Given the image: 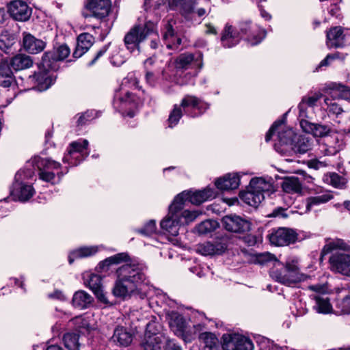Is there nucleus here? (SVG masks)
I'll use <instances>...</instances> for the list:
<instances>
[{
  "label": "nucleus",
  "instance_id": "6e6552de",
  "mask_svg": "<svg viewBox=\"0 0 350 350\" xmlns=\"http://www.w3.org/2000/svg\"><path fill=\"white\" fill-rule=\"evenodd\" d=\"M30 162L33 167L38 169L39 177L41 180L51 184L55 183V175L50 170L59 169L61 167L59 163L50 159H43L38 156L34 157Z\"/></svg>",
  "mask_w": 350,
  "mask_h": 350
},
{
  "label": "nucleus",
  "instance_id": "5fc2aeb1",
  "mask_svg": "<svg viewBox=\"0 0 350 350\" xmlns=\"http://www.w3.org/2000/svg\"><path fill=\"white\" fill-rule=\"evenodd\" d=\"M10 62L7 59H2L0 62V77H14L10 68Z\"/></svg>",
  "mask_w": 350,
  "mask_h": 350
},
{
  "label": "nucleus",
  "instance_id": "7ed1b4c3",
  "mask_svg": "<svg viewBox=\"0 0 350 350\" xmlns=\"http://www.w3.org/2000/svg\"><path fill=\"white\" fill-rule=\"evenodd\" d=\"M243 36H247V41L252 46H254L265 38L266 31L256 25L252 26L248 21L240 23L239 29L236 30L232 25H226L222 33L221 41L224 47L230 48L237 44Z\"/></svg>",
  "mask_w": 350,
  "mask_h": 350
},
{
  "label": "nucleus",
  "instance_id": "13d9d810",
  "mask_svg": "<svg viewBox=\"0 0 350 350\" xmlns=\"http://www.w3.org/2000/svg\"><path fill=\"white\" fill-rule=\"evenodd\" d=\"M200 325H194L193 329L189 330V332H183V338L185 342H191L193 340L195 339L197 331L199 330Z\"/></svg>",
  "mask_w": 350,
  "mask_h": 350
},
{
  "label": "nucleus",
  "instance_id": "2f4dec72",
  "mask_svg": "<svg viewBox=\"0 0 350 350\" xmlns=\"http://www.w3.org/2000/svg\"><path fill=\"white\" fill-rule=\"evenodd\" d=\"M180 106L183 107L185 111L186 109L188 107L196 109L200 111V114L205 112L209 107V105L207 103L202 101L200 98L195 96L189 94H187L183 97Z\"/></svg>",
  "mask_w": 350,
  "mask_h": 350
},
{
  "label": "nucleus",
  "instance_id": "c85d7f7f",
  "mask_svg": "<svg viewBox=\"0 0 350 350\" xmlns=\"http://www.w3.org/2000/svg\"><path fill=\"white\" fill-rule=\"evenodd\" d=\"M312 308L319 314H329L332 311V306L326 294L312 295Z\"/></svg>",
  "mask_w": 350,
  "mask_h": 350
},
{
  "label": "nucleus",
  "instance_id": "8fccbe9b",
  "mask_svg": "<svg viewBox=\"0 0 350 350\" xmlns=\"http://www.w3.org/2000/svg\"><path fill=\"white\" fill-rule=\"evenodd\" d=\"M349 247H350L348 246L342 240L337 239L327 243L324 246L322 252L323 254H327L336 249L348 251L349 250Z\"/></svg>",
  "mask_w": 350,
  "mask_h": 350
},
{
  "label": "nucleus",
  "instance_id": "79ce46f5",
  "mask_svg": "<svg viewBox=\"0 0 350 350\" xmlns=\"http://www.w3.org/2000/svg\"><path fill=\"white\" fill-rule=\"evenodd\" d=\"M98 251L97 247H83L73 251L68 256V261L70 264H72L77 258H84L88 257L96 254Z\"/></svg>",
  "mask_w": 350,
  "mask_h": 350
},
{
  "label": "nucleus",
  "instance_id": "393cba45",
  "mask_svg": "<svg viewBox=\"0 0 350 350\" xmlns=\"http://www.w3.org/2000/svg\"><path fill=\"white\" fill-rule=\"evenodd\" d=\"M94 38L92 35L88 33H81L77 38V42L75 50L73 52V57L77 59L85 53L94 43Z\"/></svg>",
  "mask_w": 350,
  "mask_h": 350
},
{
  "label": "nucleus",
  "instance_id": "4468645a",
  "mask_svg": "<svg viewBox=\"0 0 350 350\" xmlns=\"http://www.w3.org/2000/svg\"><path fill=\"white\" fill-rule=\"evenodd\" d=\"M171 9L180 7V13L185 17L196 14L199 17L206 14V10L203 8L196 9V2L194 0H168Z\"/></svg>",
  "mask_w": 350,
  "mask_h": 350
},
{
  "label": "nucleus",
  "instance_id": "58836bf2",
  "mask_svg": "<svg viewBox=\"0 0 350 350\" xmlns=\"http://www.w3.org/2000/svg\"><path fill=\"white\" fill-rule=\"evenodd\" d=\"M112 340L120 345L128 346L132 341V335L124 327H118L114 330Z\"/></svg>",
  "mask_w": 350,
  "mask_h": 350
},
{
  "label": "nucleus",
  "instance_id": "680f3d73",
  "mask_svg": "<svg viewBox=\"0 0 350 350\" xmlns=\"http://www.w3.org/2000/svg\"><path fill=\"white\" fill-rule=\"evenodd\" d=\"M339 55H340V54L338 53H336L334 54H328L326 56V57L320 62V64L317 69H318L319 68L323 67V66H329L333 60L338 59Z\"/></svg>",
  "mask_w": 350,
  "mask_h": 350
},
{
  "label": "nucleus",
  "instance_id": "f257e3e1",
  "mask_svg": "<svg viewBox=\"0 0 350 350\" xmlns=\"http://www.w3.org/2000/svg\"><path fill=\"white\" fill-rule=\"evenodd\" d=\"M117 279L113 293L117 297L126 298L132 295L140 299L146 297L144 290L146 275L142 267L135 264H126L117 269Z\"/></svg>",
  "mask_w": 350,
  "mask_h": 350
},
{
  "label": "nucleus",
  "instance_id": "2eb2a0df",
  "mask_svg": "<svg viewBox=\"0 0 350 350\" xmlns=\"http://www.w3.org/2000/svg\"><path fill=\"white\" fill-rule=\"evenodd\" d=\"M285 147L280 150L282 155H291L292 154H304L311 148L310 140L308 137L296 135L294 141L291 144L284 142Z\"/></svg>",
  "mask_w": 350,
  "mask_h": 350
},
{
  "label": "nucleus",
  "instance_id": "4be33fe9",
  "mask_svg": "<svg viewBox=\"0 0 350 350\" xmlns=\"http://www.w3.org/2000/svg\"><path fill=\"white\" fill-rule=\"evenodd\" d=\"M183 193L185 195L183 198V206L187 200L193 204L199 205L206 200L214 198L216 195L214 189L208 187L193 193L184 191L180 194Z\"/></svg>",
  "mask_w": 350,
  "mask_h": 350
},
{
  "label": "nucleus",
  "instance_id": "cd10ccee",
  "mask_svg": "<svg viewBox=\"0 0 350 350\" xmlns=\"http://www.w3.org/2000/svg\"><path fill=\"white\" fill-rule=\"evenodd\" d=\"M87 277L88 278L86 280L85 284L92 291L98 299L104 303H107L108 300L102 288L101 277L94 273L88 274Z\"/></svg>",
  "mask_w": 350,
  "mask_h": 350
},
{
  "label": "nucleus",
  "instance_id": "09e8293b",
  "mask_svg": "<svg viewBox=\"0 0 350 350\" xmlns=\"http://www.w3.org/2000/svg\"><path fill=\"white\" fill-rule=\"evenodd\" d=\"M324 180L336 188L342 189L346 184L345 179L336 173H329L324 176Z\"/></svg>",
  "mask_w": 350,
  "mask_h": 350
},
{
  "label": "nucleus",
  "instance_id": "39448f33",
  "mask_svg": "<svg viewBox=\"0 0 350 350\" xmlns=\"http://www.w3.org/2000/svg\"><path fill=\"white\" fill-rule=\"evenodd\" d=\"M183 194H178L174 200L169 208L167 215L161 220V228L165 233L171 236H176L178 234L180 224L179 212L183 208Z\"/></svg>",
  "mask_w": 350,
  "mask_h": 350
},
{
  "label": "nucleus",
  "instance_id": "412c9836",
  "mask_svg": "<svg viewBox=\"0 0 350 350\" xmlns=\"http://www.w3.org/2000/svg\"><path fill=\"white\" fill-rule=\"evenodd\" d=\"M344 146L343 141L337 135H329L320 144L321 151L327 156L335 155Z\"/></svg>",
  "mask_w": 350,
  "mask_h": 350
},
{
  "label": "nucleus",
  "instance_id": "49530a36",
  "mask_svg": "<svg viewBox=\"0 0 350 350\" xmlns=\"http://www.w3.org/2000/svg\"><path fill=\"white\" fill-rule=\"evenodd\" d=\"M115 98L120 100L122 109H125L127 107L133 109L136 107L135 96L127 91L124 92V96H119L118 94L116 93Z\"/></svg>",
  "mask_w": 350,
  "mask_h": 350
},
{
  "label": "nucleus",
  "instance_id": "c03bdc74",
  "mask_svg": "<svg viewBox=\"0 0 350 350\" xmlns=\"http://www.w3.org/2000/svg\"><path fill=\"white\" fill-rule=\"evenodd\" d=\"M128 259V256L125 253H120L112 256H110L103 261L99 263V267L100 269H108L109 267L111 265H118L122 262H125Z\"/></svg>",
  "mask_w": 350,
  "mask_h": 350
},
{
  "label": "nucleus",
  "instance_id": "0eeeda50",
  "mask_svg": "<svg viewBox=\"0 0 350 350\" xmlns=\"http://www.w3.org/2000/svg\"><path fill=\"white\" fill-rule=\"evenodd\" d=\"M70 53V49L65 44L55 47L52 51L46 52L42 58V65L44 69L46 71L58 70V62L68 57Z\"/></svg>",
  "mask_w": 350,
  "mask_h": 350
},
{
  "label": "nucleus",
  "instance_id": "b1692460",
  "mask_svg": "<svg viewBox=\"0 0 350 350\" xmlns=\"http://www.w3.org/2000/svg\"><path fill=\"white\" fill-rule=\"evenodd\" d=\"M23 46L25 51L31 54L42 52L46 47V42L41 39L36 38L29 33H23Z\"/></svg>",
  "mask_w": 350,
  "mask_h": 350
},
{
  "label": "nucleus",
  "instance_id": "4c0bfd02",
  "mask_svg": "<svg viewBox=\"0 0 350 350\" xmlns=\"http://www.w3.org/2000/svg\"><path fill=\"white\" fill-rule=\"evenodd\" d=\"M198 338L204 344L202 350H219V340L214 334L203 332L199 334Z\"/></svg>",
  "mask_w": 350,
  "mask_h": 350
},
{
  "label": "nucleus",
  "instance_id": "a19ab883",
  "mask_svg": "<svg viewBox=\"0 0 350 350\" xmlns=\"http://www.w3.org/2000/svg\"><path fill=\"white\" fill-rule=\"evenodd\" d=\"M92 297L84 291L76 292L72 297V305L74 307L83 309L91 304Z\"/></svg>",
  "mask_w": 350,
  "mask_h": 350
},
{
  "label": "nucleus",
  "instance_id": "1a4fd4ad",
  "mask_svg": "<svg viewBox=\"0 0 350 350\" xmlns=\"http://www.w3.org/2000/svg\"><path fill=\"white\" fill-rule=\"evenodd\" d=\"M224 350H253L252 340L239 334H224L222 336Z\"/></svg>",
  "mask_w": 350,
  "mask_h": 350
},
{
  "label": "nucleus",
  "instance_id": "a18cd8bd",
  "mask_svg": "<svg viewBox=\"0 0 350 350\" xmlns=\"http://www.w3.org/2000/svg\"><path fill=\"white\" fill-rule=\"evenodd\" d=\"M218 227L219 224L217 221L208 219L198 224L196 230L200 234H207L215 230Z\"/></svg>",
  "mask_w": 350,
  "mask_h": 350
},
{
  "label": "nucleus",
  "instance_id": "dca6fc26",
  "mask_svg": "<svg viewBox=\"0 0 350 350\" xmlns=\"http://www.w3.org/2000/svg\"><path fill=\"white\" fill-rule=\"evenodd\" d=\"M24 171H19L15 176L16 182L14 184V189L12 195L18 198V200L25 202L31 198L34 193V189L31 185L25 184L22 182Z\"/></svg>",
  "mask_w": 350,
  "mask_h": 350
},
{
  "label": "nucleus",
  "instance_id": "5701e85b",
  "mask_svg": "<svg viewBox=\"0 0 350 350\" xmlns=\"http://www.w3.org/2000/svg\"><path fill=\"white\" fill-rule=\"evenodd\" d=\"M111 5L110 0H88L86 8L94 17L103 18L109 14Z\"/></svg>",
  "mask_w": 350,
  "mask_h": 350
},
{
  "label": "nucleus",
  "instance_id": "72a5a7b5",
  "mask_svg": "<svg viewBox=\"0 0 350 350\" xmlns=\"http://www.w3.org/2000/svg\"><path fill=\"white\" fill-rule=\"evenodd\" d=\"M10 62L12 68L16 71L27 69L33 65L32 58L24 53L16 54L10 59Z\"/></svg>",
  "mask_w": 350,
  "mask_h": 350
},
{
  "label": "nucleus",
  "instance_id": "c9c22d12",
  "mask_svg": "<svg viewBox=\"0 0 350 350\" xmlns=\"http://www.w3.org/2000/svg\"><path fill=\"white\" fill-rule=\"evenodd\" d=\"M241 199L252 206H258L264 200V196L253 191L250 187L246 191H241L239 194Z\"/></svg>",
  "mask_w": 350,
  "mask_h": 350
},
{
  "label": "nucleus",
  "instance_id": "ddd939ff",
  "mask_svg": "<svg viewBox=\"0 0 350 350\" xmlns=\"http://www.w3.org/2000/svg\"><path fill=\"white\" fill-rule=\"evenodd\" d=\"M224 228L232 232L244 233L250 230V222L236 215H226L222 219Z\"/></svg>",
  "mask_w": 350,
  "mask_h": 350
},
{
  "label": "nucleus",
  "instance_id": "f8f14e48",
  "mask_svg": "<svg viewBox=\"0 0 350 350\" xmlns=\"http://www.w3.org/2000/svg\"><path fill=\"white\" fill-rule=\"evenodd\" d=\"M176 68L187 70L195 68L200 70L202 68V54L200 52L196 53H185L180 54L175 60Z\"/></svg>",
  "mask_w": 350,
  "mask_h": 350
},
{
  "label": "nucleus",
  "instance_id": "a878e982",
  "mask_svg": "<svg viewBox=\"0 0 350 350\" xmlns=\"http://www.w3.org/2000/svg\"><path fill=\"white\" fill-rule=\"evenodd\" d=\"M168 337L163 334L159 336H148L144 338L142 347L144 350H165L164 345H167Z\"/></svg>",
  "mask_w": 350,
  "mask_h": 350
},
{
  "label": "nucleus",
  "instance_id": "338daca9",
  "mask_svg": "<svg viewBox=\"0 0 350 350\" xmlns=\"http://www.w3.org/2000/svg\"><path fill=\"white\" fill-rule=\"evenodd\" d=\"M109 47V45H105L103 46L96 53V56L94 57V59L89 62V66H92L96 63V62L102 57L107 51Z\"/></svg>",
  "mask_w": 350,
  "mask_h": 350
},
{
  "label": "nucleus",
  "instance_id": "c756f323",
  "mask_svg": "<svg viewBox=\"0 0 350 350\" xmlns=\"http://www.w3.org/2000/svg\"><path fill=\"white\" fill-rule=\"evenodd\" d=\"M239 184L240 176L238 174H228L215 181L217 188L223 191L235 189Z\"/></svg>",
  "mask_w": 350,
  "mask_h": 350
},
{
  "label": "nucleus",
  "instance_id": "37998d69",
  "mask_svg": "<svg viewBox=\"0 0 350 350\" xmlns=\"http://www.w3.org/2000/svg\"><path fill=\"white\" fill-rule=\"evenodd\" d=\"M15 36L7 30L3 31L0 33V49L5 53H9V50L15 43Z\"/></svg>",
  "mask_w": 350,
  "mask_h": 350
},
{
  "label": "nucleus",
  "instance_id": "f3484780",
  "mask_svg": "<svg viewBox=\"0 0 350 350\" xmlns=\"http://www.w3.org/2000/svg\"><path fill=\"white\" fill-rule=\"evenodd\" d=\"M8 12L16 21H26L31 15V9L22 0H14L8 5Z\"/></svg>",
  "mask_w": 350,
  "mask_h": 350
},
{
  "label": "nucleus",
  "instance_id": "bb28decb",
  "mask_svg": "<svg viewBox=\"0 0 350 350\" xmlns=\"http://www.w3.org/2000/svg\"><path fill=\"white\" fill-rule=\"evenodd\" d=\"M88 146V141L87 139H80L76 142H73L70 144V147L68 149V154L65 155L63 158V162H70V158H79L80 154L81 159H83L88 156V154L84 157L83 151L86 150Z\"/></svg>",
  "mask_w": 350,
  "mask_h": 350
},
{
  "label": "nucleus",
  "instance_id": "de8ad7c7",
  "mask_svg": "<svg viewBox=\"0 0 350 350\" xmlns=\"http://www.w3.org/2000/svg\"><path fill=\"white\" fill-rule=\"evenodd\" d=\"M64 346L68 350H79V335L75 333H67L63 337Z\"/></svg>",
  "mask_w": 350,
  "mask_h": 350
},
{
  "label": "nucleus",
  "instance_id": "864d4df0",
  "mask_svg": "<svg viewBox=\"0 0 350 350\" xmlns=\"http://www.w3.org/2000/svg\"><path fill=\"white\" fill-rule=\"evenodd\" d=\"M329 88L340 92V96L350 101V88L342 83H333L330 85Z\"/></svg>",
  "mask_w": 350,
  "mask_h": 350
},
{
  "label": "nucleus",
  "instance_id": "e2e57ef3",
  "mask_svg": "<svg viewBox=\"0 0 350 350\" xmlns=\"http://www.w3.org/2000/svg\"><path fill=\"white\" fill-rule=\"evenodd\" d=\"M308 288L314 292V295L326 294L327 291V287L324 284L310 285Z\"/></svg>",
  "mask_w": 350,
  "mask_h": 350
},
{
  "label": "nucleus",
  "instance_id": "ea45409f",
  "mask_svg": "<svg viewBox=\"0 0 350 350\" xmlns=\"http://www.w3.org/2000/svg\"><path fill=\"white\" fill-rule=\"evenodd\" d=\"M333 198L334 196L330 192H325L321 195L308 198L306 199V212L310 211L314 206H318L329 202Z\"/></svg>",
  "mask_w": 350,
  "mask_h": 350
},
{
  "label": "nucleus",
  "instance_id": "9b49d317",
  "mask_svg": "<svg viewBox=\"0 0 350 350\" xmlns=\"http://www.w3.org/2000/svg\"><path fill=\"white\" fill-rule=\"evenodd\" d=\"M270 243L275 246H284L295 243L297 238V233L292 229L279 228L268 236Z\"/></svg>",
  "mask_w": 350,
  "mask_h": 350
},
{
  "label": "nucleus",
  "instance_id": "6ab92c4d",
  "mask_svg": "<svg viewBox=\"0 0 350 350\" xmlns=\"http://www.w3.org/2000/svg\"><path fill=\"white\" fill-rule=\"evenodd\" d=\"M299 123L301 128L304 132L310 133L314 137H325L326 138L333 132L332 128L329 125L312 123L305 118L300 119Z\"/></svg>",
  "mask_w": 350,
  "mask_h": 350
},
{
  "label": "nucleus",
  "instance_id": "4d7b16f0",
  "mask_svg": "<svg viewBox=\"0 0 350 350\" xmlns=\"http://www.w3.org/2000/svg\"><path fill=\"white\" fill-rule=\"evenodd\" d=\"M157 325L158 324L154 321H149L146 324V332L144 338H147L148 336H159L160 334H157Z\"/></svg>",
  "mask_w": 350,
  "mask_h": 350
},
{
  "label": "nucleus",
  "instance_id": "9d476101",
  "mask_svg": "<svg viewBox=\"0 0 350 350\" xmlns=\"http://www.w3.org/2000/svg\"><path fill=\"white\" fill-rule=\"evenodd\" d=\"M327 45L329 48L342 47L350 44V31L340 26L334 27L327 31Z\"/></svg>",
  "mask_w": 350,
  "mask_h": 350
},
{
  "label": "nucleus",
  "instance_id": "20e7f679",
  "mask_svg": "<svg viewBox=\"0 0 350 350\" xmlns=\"http://www.w3.org/2000/svg\"><path fill=\"white\" fill-rule=\"evenodd\" d=\"M153 33H156V23L154 22L147 21L135 24L124 36L125 46L131 53H139L140 44Z\"/></svg>",
  "mask_w": 350,
  "mask_h": 350
},
{
  "label": "nucleus",
  "instance_id": "bf43d9fd",
  "mask_svg": "<svg viewBox=\"0 0 350 350\" xmlns=\"http://www.w3.org/2000/svg\"><path fill=\"white\" fill-rule=\"evenodd\" d=\"M183 208L179 212L180 215V221H181L182 218H184L185 222H190L193 221L196 217L197 214L196 212L189 211L188 210H183Z\"/></svg>",
  "mask_w": 350,
  "mask_h": 350
},
{
  "label": "nucleus",
  "instance_id": "052dcab7",
  "mask_svg": "<svg viewBox=\"0 0 350 350\" xmlns=\"http://www.w3.org/2000/svg\"><path fill=\"white\" fill-rule=\"evenodd\" d=\"M72 321L78 329H89L88 322L81 316L73 319Z\"/></svg>",
  "mask_w": 350,
  "mask_h": 350
},
{
  "label": "nucleus",
  "instance_id": "a211bd4d",
  "mask_svg": "<svg viewBox=\"0 0 350 350\" xmlns=\"http://www.w3.org/2000/svg\"><path fill=\"white\" fill-rule=\"evenodd\" d=\"M331 269L344 275L350 277V256L336 252L329 258Z\"/></svg>",
  "mask_w": 350,
  "mask_h": 350
},
{
  "label": "nucleus",
  "instance_id": "f704fd0d",
  "mask_svg": "<svg viewBox=\"0 0 350 350\" xmlns=\"http://www.w3.org/2000/svg\"><path fill=\"white\" fill-rule=\"evenodd\" d=\"M322 94L321 93H315L312 96H306L303 97L301 101L299 104V118H306L308 117L306 109L308 107H313L316 105L317 101L321 98Z\"/></svg>",
  "mask_w": 350,
  "mask_h": 350
},
{
  "label": "nucleus",
  "instance_id": "aec40b11",
  "mask_svg": "<svg viewBox=\"0 0 350 350\" xmlns=\"http://www.w3.org/2000/svg\"><path fill=\"white\" fill-rule=\"evenodd\" d=\"M175 22L173 20L167 21L163 25L162 29L163 40L167 47L171 49H177L181 44L182 40L178 36L174 29Z\"/></svg>",
  "mask_w": 350,
  "mask_h": 350
},
{
  "label": "nucleus",
  "instance_id": "774afa93",
  "mask_svg": "<svg viewBox=\"0 0 350 350\" xmlns=\"http://www.w3.org/2000/svg\"><path fill=\"white\" fill-rule=\"evenodd\" d=\"M342 312L344 313L350 314V296L343 299L342 303Z\"/></svg>",
  "mask_w": 350,
  "mask_h": 350
},
{
  "label": "nucleus",
  "instance_id": "f03ea898",
  "mask_svg": "<svg viewBox=\"0 0 350 350\" xmlns=\"http://www.w3.org/2000/svg\"><path fill=\"white\" fill-rule=\"evenodd\" d=\"M258 260L262 264L273 260V266L270 270V276L282 284L291 286L306 279V275L300 271L299 263L296 259H290L283 263L275 259L273 255L265 253L259 255Z\"/></svg>",
  "mask_w": 350,
  "mask_h": 350
},
{
  "label": "nucleus",
  "instance_id": "7c9ffc66",
  "mask_svg": "<svg viewBox=\"0 0 350 350\" xmlns=\"http://www.w3.org/2000/svg\"><path fill=\"white\" fill-rule=\"evenodd\" d=\"M226 247L221 243H212L205 242L196 245V252L204 256L221 254L226 250Z\"/></svg>",
  "mask_w": 350,
  "mask_h": 350
},
{
  "label": "nucleus",
  "instance_id": "3c124183",
  "mask_svg": "<svg viewBox=\"0 0 350 350\" xmlns=\"http://www.w3.org/2000/svg\"><path fill=\"white\" fill-rule=\"evenodd\" d=\"M183 116L181 107L178 105H174V108L170 113L168 118L169 126L172 128L176 126L180 118Z\"/></svg>",
  "mask_w": 350,
  "mask_h": 350
},
{
  "label": "nucleus",
  "instance_id": "0e129e2a",
  "mask_svg": "<svg viewBox=\"0 0 350 350\" xmlns=\"http://www.w3.org/2000/svg\"><path fill=\"white\" fill-rule=\"evenodd\" d=\"M93 118L92 112L86 111L81 114L77 120V126H82L86 124V122Z\"/></svg>",
  "mask_w": 350,
  "mask_h": 350
},
{
  "label": "nucleus",
  "instance_id": "473e14b6",
  "mask_svg": "<svg viewBox=\"0 0 350 350\" xmlns=\"http://www.w3.org/2000/svg\"><path fill=\"white\" fill-rule=\"evenodd\" d=\"M253 191L260 193L265 196L269 195L274 191L272 183L270 180H266L263 178H254L250 180V186Z\"/></svg>",
  "mask_w": 350,
  "mask_h": 350
},
{
  "label": "nucleus",
  "instance_id": "423d86ee",
  "mask_svg": "<svg viewBox=\"0 0 350 350\" xmlns=\"http://www.w3.org/2000/svg\"><path fill=\"white\" fill-rule=\"evenodd\" d=\"M275 133H278V142L275 144L274 147L275 150L280 153V150H282L285 147V141L288 144H291L294 141L295 137H296V134L292 129H286L282 120L277 121L272 125L266 134V142H269L271 139L272 135Z\"/></svg>",
  "mask_w": 350,
  "mask_h": 350
},
{
  "label": "nucleus",
  "instance_id": "69168bd1",
  "mask_svg": "<svg viewBox=\"0 0 350 350\" xmlns=\"http://www.w3.org/2000/svg\"><path fill=\"white\" fill-rule=\"evenodd\" d=\"M14 77H2V79L0 77V86L10 88L14 85Z\"/></svg>",
  "mask_w": 350,
  "mask_h": 350
},
{
  "label": "nucleus",
  "instance_id": "6e6d98bb",
  "mask_svg": "<svg viewBox=\"0 0 350 350\" xmlns=\"http://www.w3.org/2000/svg\"><path fill=\"white\" fill-rule=\"evenodd\" d=\"M156 224L154 220L149 221L143 228L138 230V232L144 236H151L156 232Z\"/></svg>",
  "mask_w": 350,
  "mask_h": 350
},
{
  "label": "nucleus",
  "instance_id": "603ef678",
  "mask_svg": "<svg viewBox=\"0 0 350 350\" xmlns=\"http://www.w3.org/2000/svg\"><path fill=\"white\" fill-rule=\"evenodd\" d=\"M324 103L327 107L329 113L336 115V117H338L339 115L345 112L340 105L332 99L325 98L324 99Z\"/></svg>",
  "mask_w": 350,
  "mask_h": 350
},
{
  "label": "nucleus",
  "instance_id": "e433bc0d",
  "mask_svg": "<svg viewBox=\"0 0 350 350\" xmlns=\"http://www.w3.org/2000/svg\"><path fill=\"white\" fill-rule=\"evenodd\" d=\"M282 188L284 192L288 193H301L302 184L297 177H287L283 180Z\"/></svg>",
  "mask_w": 350,
  "mask_h": 350
}]
</instances>
